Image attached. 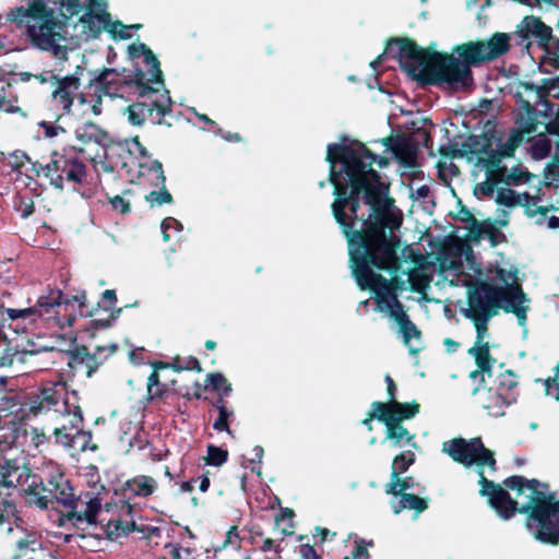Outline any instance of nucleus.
Segmentation results:
<instances>
[{"label": "nucleus", "instance_id": "1", "mask_svg": "<svg viewBox=\"0 0 559 559\" xmlns=\"http://www.w3.org/2000/svg\"><path fill=\"white\" fill-rule=\"evenodd\" d=\"M325 162L333 186L331 210L348 242L352 273L361 288H371L374 281L386 284L371 269L393 273L400 266V239L394 229L400 228L402 217L390 211L394 201L389 185L370 165L358 160L352 145L330 143Z\"/></svg>", "mask_w": 559, "mask_h": 559}, {"label": "nucleus", "instance_id": "2", "mask_svg": "<svg viewBox=\"0 0 559 559\" xmlns=\"http://www.w3.org/2000/svg\"><path fill=\"white\" fill-rule=\"evenodd\" d=\"M454 462L468 468L477 466L479 495L504 521L515 513L526 515L525 525L535 539L548 545H559V499L549 492V486L538 479L513 475L503 479L504 488L485 476L484 467L497 469L495 453L487 449L480 437L454 438L442 448Z\"/></svg>", "mask_w": 559, "mask_h": 559}, {"label": "nucleus", "instance_id": "3", "mask_svg": "<svg viewBox=\"0 0 559 559\" xmlns=\"http://www.w3.org/2000/svg\"><path fill=\"white\" fill-rule=\"evenodd\" d=\"M510 37L506 33H496L488 40L467 41L454 47L453 53L440 52L420 47L408 37H391L385 52L399 61L400 68L420 86L473 84L471 67L491 61L507 53Z\"/></svg>", "mask_w": 559, "mask_h": 559}, {"label": "nucleus", "instance_id": "4", "mask_svg": "<svg viewBox=\"0 0 559 559\" xmlns=\"http://www.w3.org/2000/svg\"><path fill=\"white\" fill-rule=\"evenodd\" d=\"M94 4L95 0H90V7ZM82 10V0H24L9 9L5 19L21 31L32 48L67 61V27Z\"/></svg>", "mask_w": 559, "mask_h": 559}, {"label": "nucleus", "instance_id": "5", "mask_svg": "<svg viewBox=\"0 0 559 559\" xmlns=\"http://www.w3.org/2000/svg\"><path fill=\"white\" fill-rule=\"evenodd\" d=\"M94 4L95 0H90V7ZM82 10V0H24L9 9L5 19L21 31L32 48L67 61V27Z\"/></svg>", "mask_w": 559, "mask_h": 559}, {"label": "nucleus", "instance_id": "6", "mask_svg": "<svg viewBox=\"0 0 559 559\" xmlns=\"http://www.w3.org/2000/svg\"><path fill=\"white\" fill-rule=\"evenodd\" d=\"M22 498L28 508L58 511L59 526L69 522L81 530H84L83 524H96L102 508L100 499L92 497L84 509H79L81 496H75L71 480L57 466L39 469L26 478Z\"/></svg>", "mask_w": 559, "mask_h": 559}, {"label": "nucleus", "instance_id": "7", "mask_svg": "<svg viewBox=\"0 0 559 559\" xmlns=\"http://www.w3.org/2000/svg\"><path fill=\"white\" fill-rule=\"evenodd\" d=\"M129 53L132 59L140 55L146 68V80L140 83L134 92L141 100L132 103L126 108L128 121L135 127L142 126L146 120L153 124L171 127L168 117H171L174 102L170 92L165 87L160 62L151 48L145 44H131Z\"/></svg>", "mask_w": 559, "mask_h": 559}, {"label": "nucleus", "instance_id": "8", "mask_svg": "<svg viewBox=\"0 0 559 559\" xmlns=\"http://www.w3.org/2000/svg\"><path fill=\"white\" fill-rule=\"evenodd\" d=\"M63 390L57 386H45L27 397L15 391H0V431L7 426H22L32 417L46 414L50 409H67Z\"/></svg>", "mask_w": 559, "mask_h": 559}, {"label": "nucleus", "instance_id": "9", "mask_svg": "<svg viewBox=\"0 0 559 559\" xmlns=\"http://www.w3.org/2000/svg\"><path fill=\"white\" fill-rule=\"evenodd\" d=\"M90 80L86 93L80 95V105L87 106L94 116L103 111V97H123L124 93H132L139 88L140 83L146 80V70L135 67L132 70L115 68L95 69L88 72Z\"/></svg>", "mask_w": 559, "mask_h": 559}, {"label": "nucleus", "instance_id": "10", "mask_svg": "<svg viewBox=\"0 0 559 559\" xmlns=\"http://www.w3.org/2000/svg\"><path fill=\"white\" fill-rule=\"evenodd\" d=\"M74 304H78L80 317H94L99 312L100 305L87 307L86 292L81 290L76 295L64 296L59 288H48L47 293L40 295L33 308V314L38 316L53 325L66 329L72 326L76 319Z\"/></svg>", "mask_w": 559, "mask_h": 559}, {"label": "nucleus", "instance_id": "11", "mask_svg": "<svg viewBox=\"0 0 559 559\" xmlns=\"http://www.w3.org/2000/svg\"><path fill=\"white\" fill-rule=\"evenodd\" d=\"M32 170L37 177L44 173L49 183L60 191L66 185H70L73 190H76L78 187L87 182L88 177L87 166L71 152L64 154L53 152L50 162L46 165L39 162L32 163Z\"/></svg>", "mask_w": 559, "mask_h": 559}, {"label": "nucleus", "instance_id": "12", "mask_svg": "<svg viewBox=\"0 0 559 559\" xmlns=\"http://www.w3.org/2000/svg\"><path fill=\"white\" fill-rule=\"evenodd\" d=\"M522 298V286L514 283L508 287L497 286L486 281H477L468 290L465 317L492 318L499 313V309L507 298Z\"/></svg>", "mask_w": 559, "mask_h": 559}, {"label": "nucleus", "instance_id": "13", "mask_svg": "<svg viewBox=\"0 0 559 559\" xmlns=\"http://www.w3.org/2000/svg\"><path fill=\"white\" fill-rule=\"evenodd\" d=\"M519 112L515 116L518 130L514 131L506 143H501L499 151L492 148L487 157H477V164L489 165L490 168H497L501 165L502 157H512L516 147L522 141L523 134L536 132L538 127V112L528 99H525L522 92L515 94Z\"/></svg>", "mask_w": 559, "mask_h": 559}, {"label": "nucleus", "instance_id": "14", "mask_svg": "<svg viewBox=\"0 0 559 559\" xmlns=\"http://www.w3.org/2000/svg\"><path fill=\"white\" fill-rule=\"evenodd\" d=\"M371 288H362L364 290H374L377 293V304L380 311L389 310V314L399 325V332L402 334L403 343L408 348L412 355L420 352V347H413L411 344L412 338H420L421 331L409 319V316L404 310V305L399 300L395 292L393 290L390 282L386 284L374 281Z\"/></svg>", "mask_w": 559, "mask_h": 559}, {"label": "nucleus", "instance_id": "15", "mask_svg": "<svg viewBox=\"0 0 559 559\" xmlns=\"http://www.w3.org/2000/svg\"><path fill=\"white\" fill-rule=\"evenodd\" d=\"M117 349V344L97 345L94 347V352L91 353L87 346L73 343L68 350H53L51 348L45 350V353L59 355L62 360H66L69 368L68 372L72 376L81 372L87 378H92Z\"/></svg>", "mask_w": 559, "mask_h": 559}, {"label": "nucleus", "instance_id": "16", "mask_svg": "<svg viewBox=\"0 0 559 559\" xmlns=\"http://www.w3.org/2000/svg\"><path fill=\"white\" fill-rule=\"evenodd\" d=\"M51 86H53L50 93V104L60 110V114L56 115L55 122H58L62 116L72 114V106L74 100L78 98L80 102V95L85 92H81V79L78 75V71L73 74L59 75L52 73L50 75Z\"/></svg>", "mask_w": 559, "mask_h": 559}, {"label": "nucleus", "instance_id": "17", "mask_svg": "<svg viewBox=\"0 0 559 559\" xmlns=\"http://www.w3.org/2000/svg\"><path fill=\"white\" fill-rule=\"evenodd\" d=\"M121 514L118 519L109 520L107 523V533L110 538L128 535L131 532L141 534L140 538H152L160 535V530L145 523H136L133 520V506L129 500H123L120 507Z\"/></svg>", "mask_w": 559, "mask_h": 559}, {"label": "nucleus", "instance_id": "18", "mask_svg": "<svg viewBox=\"0 0 559 559\" xmlns=\"http://www.w3.org/2000/svg\"><path fill=\"white\" fill-rule=\"evenodd\" d=\"M519 87L527 94V98L535 107L536 105L550 106L549 96L559 98V76L554 79H544L540 86L531 82H520ZM547 132L559 136V111L555 119L546 126ZM559 147V143L557 144Z\"/></svg>", "mask_w": 559, "mask_h": 559}, {"label": "nucleus", "instance_id": "19", "mask_svg": "<svg viewBox=\"0 0 559 559\" xmlns=\"http://www.w3.org/2000/svg\"><path fill=\"white\" fill-rule=\"evenodd\" d=\"M34 471L16 459H4L0 464V488H20L22 492L26 487V478L34 475Z\"/></svg>", "mask_w": 559, "mask_h": 559}, {"label": "nucleus", "instance_id": "20", "mask_svg": "<svg viewBox=\"0 0 559 559\" xmlns=\"http://www.w3.org/2000/svg\"><path fill=\"white\" fill-rule=\"evenodd\" d=\"M467 353L474 357L477 366V369L471 371L469 378L474 380L479 378V385L473 390V395H475L479 391L480 386H486L485 377H493L492 365L496 362V358L491 356L489 345H483L480 347H471L467 350Z\"/></svg>", "mask_w": 559, "mask_h": 559}, {"label": "nucleus", "instance_id": "21", "mask_svg": "<svg viewBox=\"0 0 559 559\" xmlns=\"http://www.w3.org/2000/svg\"><path fill=\"white\" fill-rule=\"evenodd\" d=\"M63 401L67 403L68 408L61 409L60 412H56L55 409H51L56 414L60 415H67L70 417V426H66L64 424L56 427L52 431L55 443L58 445H62L64 448H69V444L71 442V436L74 433V429H78L83 424V415L82 409L79 405H72L70 406L69 403L63 399Z\"/></svg>", "mask_w": 559, "mask_h": 559}, {"label": "nucleus", "instance_id": "22", "mask_svg": "<svg viewBox=\"0 0 559 559\" xmlns=\"http://www.w3.org/2000/svg\"><path fill=\"white\" fill-rule=\"evenodd\" d=\"M75 138L81 143L80 146H73L75 152L84 153L85 147L95 144L97 146L107 147L110 143V138L107 131L102 129L94 122L87 121L75 129Z\"/></svg>", "mask_w": 559, "mask_h": 559}, {"label": "nucleus", "instance_id": "23", "mask_svg": "<svg viewBox=\"0 0 559 559\" xmlns=\"http://www.w3.org/2000/svg\"><path fill=\"white\" fill-rule=\"evenodd\" d=\"M521 25L522 27L519 33L524 39H528L531 36L536 37L540 48L550 53V41L556 38L552 36L550 26L546 25L539 17L534 15L525 16Z\"/></svg>", "mask_w": 559, "mask_h": 559}, {"label": "nucleus", "instance_id": "24", "mask_svg": "<svg viewBox=\"0 0 559 559\" xmlns=\"http://www.w3.org/2000/svg\"><path fill=\"white\" fill-rule=\"evenodd\" d=\"M11 559H53V556L34 534H26L15 543Z\"/></svg>", "mask_w": 559, "mask_h": 559}, {"label": "nucleus", "instance_id": "25", "mask_svg": "<svg viewBox=\"0 0 559 559\" xmlns=\"http://www.w3.org/2000/svg\"><path fill=\"white\" fill-rule=\"evenodd\" d=\"M384 426L385 436L383 442L388 441L391 448L401 449L411 445L417 449V443L415 442L416 435L411 432L402 423L385 420Z\"/></svg>", "mask_w": 559, "mask_h": 559}, {"label": "nucleus", "instance_id": "26", "mask_svg": "<svg viewBox=\"0 0 559 559\" xmlns=\"http://www.w3.org/2000/svg\"><path fill=\"white\" fill-rule=\"evenodd\" d=\"M493 133L484 131L481 134H469L462 143L465 156L477 155L478 157H487L492 152Z\"/></svg>", "mask_w": 559, "mask_h": 559}, {"label": "nucleus", "instance_id": "27", "mask_svg": "<svg viewBox=\"0 0 559 559\" xmlns=\"http://www.w3.org/2000/svg\"><path fill=\"white\" fill-rule=\"evenodd\" d=\"M385 420L402 423L414 418L420 412V405L416 401L409 403H384Z\"/></svg>", "mask_w": 559, "mask_h": 559}, {"label": "nucleus", "instance_id": "28", "mask_svg": "<svg viewBox=\"0 0 559 559\" xmlns=\"http://www.w3.org/2000/svg\"><path fill=\"white\" fill-rule=\"evenodd\" d=\"M249 534V542L252 546L255 548L262 550V551H275L277 555H280L283 550V547L281 545V542L283 540V537L280 542H276L274 538L267 537L260 524H251L246 527Z\"/></svg>", "mask_w": 559, "mask_h": 559}, {"label": "nucleus", "instance_id": "29", "mask_svg": "<svg viewBox=\"0 0 559 559\" xmlns=\"http://www.w3.org/2000/svg\"><path fill=\"white\" fill-rule=\"evenodd\" d=\"M392 153L403 166L412 167L416 162L417 145L404 134H399Z\"/></svg>", "mask_w": 559, "mask_h": 559}, {"label": "nucleus", "instance_id": "30", "mask_svg": "<svg viewBox=\"0 0 559 559\" xmlns=\"http://www.w3.org/2000/svg\"><path fill=\"white\" fill-rule=\"evenodd\" d=\"M157 489V481L147 475H136L124 483L123 491H130L136 497L147 498Z\"/></svg>", "mask_w": 559, "mask_h": 559}, {"label": "nucleus", "instance_id": "31", "mask_svg": "<svg viewBox=\"0 0 559 559\" xmlns=\"http://www.w3.org/2000/svg\"><path fill=\"white\" fill-rule=\"evenodd\" d=\"M516 403L513 395H503L492 388L488 389V402L483 404L489 416L501 417L506 414V408Z\"/></svg>", "mask_w": 559, "mask_h": 559}, {"label": "nucleus", "instance_id": "32", "mask_svg": "<svg viewBox=\"0 0 559 559\" xmlns=\"http://www.w3.org/2000/svg\"><path fill=\"white\" fill-rule=\"evenodd\" d=\"M518 385V376L511 369H506L493 376V391L503 395H513L515 397V402L519 397V393L515 391Z\"/></svg>", "mask_w": 559, "mask_h": 559}, {"label": "nucleus", "instance_id": "33", "mask_svg": "<svg viewBox=\"0 0 559 559\" xmlns=\"http://www.w3.org/2000/svg\"><path fill=\"white\" fill-rule=\"evenodd\" d=\"M428 509V499L414 493H403L400 496L397 506H394V512L397 514L403 510H414L417 514Z\"/></svg>", "mask_w": 559, "mask_h": 559}, {"label": "nucleus", "instance_id": "34", "mask_svg": "<svg viewBox=\"0 0 559 559\" xmlns=\"http://www.w3.org/2000/svg\"><path fill=\"white\" fill-rule=\"evenodd\" d=\"M356 145L357 147L353 146V151L361 164L370 165V168H372L373 163L377 164L380 168H384L390 164L388 157L374 154L367 147L366 144L356 142Z\"/></svg>", "mask_w": 559, "mask_h": 559}, {"label": "nucleus", "instance_id": "35", "mask_svg": "<svg viewBox=\"0 0 559 559\" xmlns=\"http://www.w3.org/2000/svg\"><path fill=\"white\" fill-rule=\"evenodd\" d=\"M498 177H501L503 180L501 182L507 186H518L522 182H526L531 178V174L528 171H523L520 167H512L510 170L507 166H498L495 168Z\"/></svg>", "mask_w": 559, "mask_h": 559}, {"label": "nucleus", "instance_id": "36", "mask_svg": "<svg viewBox=\"0 0 559 559\" xmlns=\"http://www.w3.org/2000/svg\"><path fill=\"white\" fill-rule=\"evenodd\" d=\"M416 461V454L413 450H404L400 452L397 455L393 457L391 465V475L390 478H394L397 480V476H401L409 466H412Z\"/></svg>", "mask_w": 559, "mask_h": 559}, {"label": "nucleus", "instance_id": "37", "mask_svg": "<svg viewBox=\"0 0 559 559\" xmlns=\"http://www.w3.org/2000/svg\"><path fill=\"white\" fill-rule=\"evenodd\" d=\"M74 430L73 436H71L69 450L78 452H86L87 450L95 452L98 450V445L92 442L91 431L83 430L81 427Z\"/></svg>", "mask_w": 559, "mask_h": 559}, {"label": "nucleus", "instance_id": "38", "mask_svg": "<svg viewBox=\"0 0 559 559\" xmlns=\"http://www.w3.org/2000/svg\"><path fill=\"white\" fill-rule=\"evenodd\" d=\"M523 297L519 299L518 298H508L509 300H506L502 310L506 313H514L519 320L520 324H524L526 322V313L528 310L527 306H523L524 302L528 301V298L526 294L522 290Z\"/></svg>", "mask_w": 559, "mask_h": 559}, {"label": "nucleus", "instance_id": "39", "mask_svg": "<svg viewBox=\"0 0 559 559\" xmlns=\"http://www.w3.org/2000/svg\"><path fill=\"white\" fill-rule=\"evenodd\" d=\"M414 487L415 478L413 476H397V480L390 478V481L384 486V491L388 495L402 496L403 493H408L407 490L413 489Z\"/></svg>", "mask_w": 559, "mask_h": 559}, {"label": "nucleus", "instance_id": "40", "mask_svg": "<svg viewBox=\"0 0 559 559\" xmlns=\"http://www.w3.org/2000/svg\"><path fill=\"white\" fill-rule=\"evenodd\" d=\"M294 516L295 513L289 508H282L275 516V528L281 531L283 536L294 534Z\"/></svg>", "mask_w": 559, "mask_h": 559}, {"label": "nucleus", "instance_id": "41", "mask_svg": "<svg viewBox=\"0 0 559 559\" xmlns=\"http://www.w3.org/2000/svg\"><path fill=\"white\" fill-rule=\"evenodd\" d=\"M13 209L22 218H27L35 212V202L32 195L17 193L13 198Z\"/></svg>", "mask_w": 559, "mask_h": 559}, {"label": "nucleus", "instance_id": "42", "mask_svg": "<svg viewBox=\"0 0 559 559\" xmlns=\"http://www.w3.org/2000/svg\"><path fill=\"white\" fill-rule=\"evenodd\" d=\"M205 382L211 386L212 391L218 394L229 395L233 391L231 384L219 372H211L206 376Z\"/></svg>", "mask_w": 559, "mask_h": 559}, {"label": "nucleus", "instance_id": "43", "mask_svg": "<svg viewBox=\"0 0 559 559\" xmlns=\"http://www.w3.org/2000/svg\"><path fill=\"white\" fill-rule=\"evenodd\" d=\"M153 185L157 188H159L158 191L154 190L151 191L148 194L145 195V200L150 202V204L153 205H163L165 203L170 204L173 203L174 199L171 193L167 190L166 185L158 183V181H154Z\"/></svg>", "mask_w": 559, "mask_h": 559}, {"label": "nucleus", "instance_id": "44", "mask_svg": "<svg viewBox=\"0 0 559 559\" xmlns=\"http://www.w3.org/2000/svg\"><path fill=\"white\" fill-rule=\"evenodd\" d=\"M168 368H171L176 372H180L183 370H194L197 372L202 371L200 361L193 356H189L186 358L176 356L170 362H168Z\"/></svg>", "mask_w": 559, "mask_h": 559}, {"label": "nucleus", "instance_id": "45", "mask_svg": "<svg viewBox=\"0 0 559 559\" xmlns=\"http://www.w3.org/2000/svg\"><path fill=\"white\" fill-rule=\"evenodd\" d=\"M384 403L380 401H374L371 403L370 411L367 413V417L361 420V425L365 426L369 431H372L373 427L371 421L377 419L381 421L383 425L385 423V414H384Z\"/></svg>", "mask_w": 559, "mask_h": 559}, {"label": "nucleus", "instance_id": "46", "mask_svg": "<svg viewBox=\"0 0 559 559\" xmlns=\"http://www.w3.org/2000/svg\"><path fill=\"white\" fill-rule=\"evenodd\" d=\"M165 549L170 559H197L194 548L183 547L177 543L166 544Z\"/></svg>", "mask_w": 559, "mask_h": 559}, {"label": "nucleus", "instance_id": "47", "mask_svg": "<svg viewBox=\"0 0 559 559\" xmlns=\"http://www.w3.org/2000/svg\"><path fill=\"white\" fill-rule=\"evenodd\" d=\"M486 168L487 180L478 186V190L481 194L486 197H491L493 194L495 188L498 183H501L503 180L501 177H498L495 168H490L489 165H483Z\"/></svg>", "mask_w": 559, "mask_h": 559}, {"label": "nucleus", "instance_id": "48", "mask_svg": "<svg viewBox=\"0 0 559 559\" xmlns=\"http://www.w3.org/2000/svg\"><path fill=\"white\" fill-rule=\"evenodd\" d=\"M466 318L473 321L475 329H476V342L473 347H480L483 345H489L488 342L484 341V338L488 331V322L491 318H487V317H483V316L481 317H479V316L466 317Z\"/></svg>", "mask_w": 559, "mask_h": 559}, {"label": "nucleus", "instance_id": "49", "mask_svg": "<svg viewBox=\"0 0 559 559\" xmlns=\"http://www.w3.org/2000/svg\"><path fill=\"white\" fill-rule=\"evenodd\" d=\"M228 459V451L213 444L207 445L206 465L221 466Z\"/></svg>", "mask_w": 559, "mask_h": 559}, {"label": "nucleus", "instance_id": "50", "mask_svg": "<svg viewBox=\"0 0 559 559\" xmlns=\"http://www.w3.org/2000/svg\"><path fill=\"white\" fill-rule=\"evenodd\" d=\"M153 371L147 377L146 381V393H152L153 389L159 384L160 376L159 371L164 369H168V362L155 360L151 364Z\"/></svg>", "mask_w": 559, "mask_h": 559}, {"label": "nucleus", "instance_id": "51", "mask_svg": "<svg viewBox=\"0 0 559 559\" xmlns=\"http://www.w3.org/2000/svg\"><path fill=\"white\" fill-rule=\"evenodd\" d=\"M522 195H516L511 189H499L496 202L500 205L512 207L521 203Z\"/></svg>", "mask_w": 559, "mask_h": 559}, {"label": "nucleus", "instance_id": "52", "mask_svg": "<svg viewBox=\"0 0 559 559\" xmlns=\"http://www.w3.org/2000/svg\"><path fill=\"white\" fill-rule=\"evenodd\" d=\"M308 540L307 535H299L298 540L300 542L299 545V555L302 559H322V556L318 554V551L314 549L312 545H310L308 542L304 543V540Z\"/></svg>", "mask_w": 559, "mask_h": 559}, {"label": "nucleus", "instance_id": "53", "mask_svg": "<svg viewBox=\"0 0 559 559\" xmlns=\"http://www.w3.org/2000/svg\"><path fill=\"white\" fill-rule=\"evenodd\" d=\"M242 538L239 535L238 527L233 525L226 532L225 540L223 542V547H231L233 549H239L241 547Z\"/></svg>", "mask_w": 559, "mask_h": 559}, {"label": "nucleus", "instance_id": "54", "mask_svg": "<svg viewBox=\"0 0 559 559\" xmlns=\"http://www.w3.org/2000/svg\"><path fill=\"white\" fill-rule=\"evenodd\" d=\"M169 385L170 384L160 381L159 384L153 389L152 393H146L145 400L147 402L164 401L169 394Z\"/></svg>", "mask_w": 559, "mask_h": 559}, {"label": "nucleus", "instance_id": "55", "mask_svg": "<svg viewBox=\"0 0 559 559\" xmlns=\"http://www.w3.org/2000/svg\"><path fill=\"white\" fill-rule=\"evenodd\" d=\"M233 415V412H229L227 407H221V411H218V417L213 424V428L216 431H227L230 433L229 426H228V418Z\"/></svg>", "mask_w": 559, "mask_h": 559}, {"label": "nucleus", "instance_id": "56", "mask_svg": "<svg viewBox=\"0 0 559 559\" xmlns=\"http://www.w3.org/2000/svg\"><path fill=\"white\" fill-rule=\"evenodd\" d=\"M439 154L443 158H461L464 157L463 147H457V144H447L439 147Z\"/></svg>", "mask_w": 559, "mask_h": 559}, {"label": "nucleus", "instance_id": "57", "mask_svg": "<svg viewBox=\"0 0 559 559\" xmlns=\"http://www.w3.org/2000/svg\"><path fill=\"white\" fill-rule=\"evenodd\" d=\"M554 50L550 49V53L546 52V56L543 59V63H547L552 67L555 70L559 69V38H555L551 41Z\"/></svg>", "mask_w": 559, "mask_h": 559}, {"label": "nucleus", "instance_id": "58", "mask_svg": "<svg viewBox=\"0 0 559 559\" xmlns=\"http://www.w3.org/2000/svg\"><path fill=\"white\" fill-rule=\"evenodd\" d=\"M2 489L0 488V510L16 515L17 509L14 499L10 493H3Z\"/></svg>", "mask_w": 559, "mask_h": 559}, {"label": "nucleus", "instance_id": "59", "mask_svg": "<svg viewBox=\"0 0 559 559\" xmlns=\"http://www.w3.org/2000/svg\"><path fill=\"white\" fill-rule=\"evenodd\" d=\"M16 102V98L9 99L5 97V95L0 97V111L5 114H21L22 116H25L21 107L15 105Z\"/></svg>", "mask_w": 559, "mask_h": 559}, {"label": "nucleus", "instance_id": "60", "mask_svg": "<svg viewBox=\"0 0 559 559\" xmlns=\"http://www.w3.org/2000/svg\"><path fill=\"white\" fill-rule=\"evenodd\" d=\"M39 127L44 130V133L47 138H53L60 133L66 132L63 127L55 124L52 121H41Z\"/></svg>", "mask_w": 559, "mask_h": 559}, {"label": "nucleus", "instance_id": "61", "mask_svg": "<svg viewBox=\"0 0 559 559\" xmlns=\"http://www.w3.org/2000/svg\"><path fill=\"white\" fill-rule=\"evenodd\" d=\"M516 273V270L511 271L502 267H498L496 271L497 278L506 284V287L515 283Z\"/></svg>", "mask_w": 559, "mask_h": 559}, {"label": "nucleus", "instance_id": "62", "mask_svg": "<svg viewBox=\"0 0 559 559\" xmlns=\"http://www.w3.org/2000/svg\"><path fill=\"white\" fill-rule=\"evenodd\" d=\"M13 278L12 260H0V282L9 284Z\"/></svg>", "mask_w": 559, "mask_h": 559}, {"label": "nucleus", "instance_id": "63", "mask_svg": "<svg viewBox=\"0 0 559 559\" xmlns=\"http://www.w3.org/2000/svg\"><path fill=\"white\" fill-rule=\"evenodd\" d=\"M4 313L11 320L26 319L29 318L31 316H34L32 307L25 309L5 308Z\"/></svg>", "mask_w": 559, "mask_h": 559}, {"label": "nucleus", "instance_id": "64", "mask_svg": "<svg viewBox=\"0 0 559 559\" xmlns=\"http://www.w3.org/2000/svg\"><path fill=\"white\" fill-rule=\"evenodd\" d=\"M546 395L552 396L556 401H559V380L556 377L548 378L545 381Z\"/></svg>", "mask_w": 559, "mask_h": 559}]
</instances>
